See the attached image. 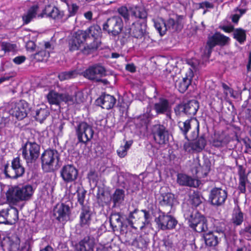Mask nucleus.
Here are the masks:
<instances>
[{
    "label": "nucleus",
    "mask_w": 251,
    "mask_h": 251,
    "mask_svg": "<svg viewBox=\"0 0 251 251\" xmlns=\"http://www.w3.org/2000/svg\"><path fill=\"white\" fill-rule=\"evenodd\" d=\"M196 122H197L196 130L192 132V135H191V138L192 140L196 139L197 138L199 137V128H200L199 123L197 120L196 121Z\"/></svg>",
    "instance_id": "nucleus-62"
},
{
    "label": "nucleus",
    "mask_w": 251,
    "mask_h": 251,
    "mask_svg": "<svg viewBox=\"0 0 251 251\" xmlns=\"http://www.w3.org/2000/svg\"><path fill=\"white\" fill-rule=\"evenodd\" d=\"M50 56L49 50L41 49L33 55V58L37 61L46 60Z\"/></svg>",
    "instance_id": "nucleus-44"
},
{
    "label": "nucleus",
    "mask_w": 251,
    "mask_h": 251,
    "mask_svg": "<svg viewBox=\"0 0 251 251\" xmlns=\"http://www.w3.org/2000/svg\"><path fill=\"white\" fill-rule=\"evenodd\" d=\"M243 213L239 210L236 212L233 217V222L237 226L240 225L243 221Z\"/></svg>",
    "instance_id": "nucleus-52"
},
{
    "label": "nucleus",
    "mask_w": 251,
    "mask_h": 251,
    "mask_svg": "<svg viewBox=\"0 0 251 251\" xmlns=\"http://www.w3.org/2000/svg\"><path fill=\"white\" fill-rule=\"evenodd\" d=\"M183 215L189 226L196 232L205 233L208 231L207 219L193 207L187 206L183 211Z\"/></svg>",
    "instance_id": "nucleus-2"
},
{
    "label": "nucleus",
    "mask_w": 251,
    "mask_h": 251,
    "mask_svg": "<svg viewBox=\"0 0 251 251\" xmlns=\"http://www.w3.org/2000/svg\"><path fill=\"white\" fill-rule=\"evenodd\" d=\"M122 217L119 213H112L109 218V223L113 231L121 230L124 228L125 223H123L121 219Z\"/></svg>",
    "instance_id": "nucleus-27"
},
{
    "label": "nucleus",
    "mask_w": 251,
    "mask_h": 251,
    "mask_svg": "<svg viewBox=\"0 0 251 251\" xmlns=\"http://www.w3.org/2000/svg\"><path fill=\"white\" fill-rule=\"evenodd\" d=\"M7 214V208L3 209L0 211V224H8Z\"/></svg>",
    "instance_id": "nucleus-55"
},
{
    "label": "nucleus",
    "mask_w": 251,
    "mask_h": 251,
    "mask_svg": "<svg viewBox=\"0 0 251 251\" xmlns=\"http://www.w3.org/2000/svg\"><path fill=\"white\" fill-rule=\"evenodd\" d=\"M3 242L5 243L3 247L7 246L8 251H18L20 249V239L16 235L4 237Z\"/></svg>",
    "instance_id": "nucleus-25"
},
{
    "label": "nucleus",
    "mask_w": 251,
    "mask_h": 251,
    "mask_svg": "<svg viewBox=\"0 0 251 251\" xmlns=\"http://www.w3.org/2000/svg\"><path fill=\"white\" fill-rule=\"evenodd\" d=\"M246 30L242 28H234L232 36L234 39L240 44H243L246 41Z\"/></svg>",
    "instance_id": "nucleus-38"
},
{
    "label": "nucleus",
    "mask_w": 251,
    "mask_h": 251,
    "mask_svg": "<svg viewBox=\"0 0 251 251\" xmlns=\"http://www.w3.org/2000/svg\"><path fill=\"white\" fill-rule=\"evenodd\" d=\"M147 23L146 21L136 22L132 24L128 27L126 28V35L133 38L141 39L148 38V33L146 31Z\"/></svg>",
    "instance_id": "nucleus-12"
},
{
    "label": "nucleus",
    "mask_w": 251,
    "mask_h": 251,
    "mask_svg": "<svg viewBox=\"0 0 251 251\" xmlns=\"http://www.w3.org/2000/svg\"><path fill=\"white\" fill-rule=\"evenodd\" d=\"M219 28L224 30L226 32L233 33V31L235 28L234 27V26L233 25H232L231 24H229L228 25H220L219 26Z\"/></svg>",
    "instance_id": "nucleus-59"
},
{
    "label": "nucleus",
    "mask_w": 251,
    "mask_h": 251,
    "mask_svg": "<svg viewBox=\"0 0 251 251\" xmlns=\"http://www.w3.org/2000/svg\"><path fill=\"white\" fill-rule=\"evenodd\" d=\"M130 217L136 218L138 219L137 221L138 222L139 227L141 229L150 225L152 219L149 210L147 209L139 210L137 208L131 211Z\"/></svg>",
    "instance_id": "nucleus-16"
},
{
    "label": "nucleus",
    "mask_w": 251,
    "mask_h": 251,
    "mask_svg": "<svg viewBox=\"0 0 251 251\" xmlns=\"http://www.w3.org/2000/svg\"><path fill=\"white\" fill-rule=\"evenodd\" d=\"M118 155L120 157H124L127 154V150L125 147L121 146L119 149L117 151Z\"/></svg>",
    "instance_id": "nucleus-64"
},
{
    "label": "nucleus",
    "mask_w": 251,
    "mask_h": 251,
    "mask_svg": "<svg viewBox=\"0 0 251 251\" xmlns=\"http://www.w3.org/2000/svg\"><path fill=\"white\" fill-rule=\"evenodd\" d=\"M129 11L132 17L142 19L143 21H146L147 13L143 7L140 6L131 7L129 8Z\"/></svg>",
    "instance_id": "nucleus-33"
},
{
    "label": "nucleus",
    "mask_w": 251,
    "mask_h": 251,
    "mask_svg": "<svg viewBox=\"0 0 251 251\" xmlns=\"http://www.w3.org/2000/svg\"><path fill=\"white\" fill-rule=\"evenodd\" d=\"M77 202L81 206L85 205L86 202H85V198L86 194V191L83 189H79L77 191Z\"/></svg>",
    "instance_id": "nucleus-50"
},
{
    "label": "nucleus",
    "mask_w": 251,
    "mask_h": 251,
    "mask_svg": "<svg viewBox=\"0 0 251 251\" xmlns=\"http://www.w3.org/2000/svg\"><path fill=\"white\" fill-rule=\"evenodd\" d=\"M22 156L27 163L35 162L40 155V146L35 142L27 141L22 147Z\"/></svg>",
    "instance_id": "nucleus-9"
},
{
    "label": "nucleus",
    "mask_w": 251,
    "mask_h": 251,
    "mask_svg": "<svg viewBox=\"0 0 251 251\" xmlns=\"http://www.w3.org/2000/svg\"><path fill=\"white\" fill-rule=\"evenodd\" d=\"M227 197V192L226 190L214 187L210 192L209 201L213 206H220L225 203Z\"/></svg>",
    "instance_id": "nucleus-13"
},
{
    "label": "nucleus",
    "mask_w": 251,
    "mask_h": 251,
    "mask_svg": "<svg viewBox=\"0 0 251 251\" xmlns=\"http://www.w3.org/2000/svg\"><path fill=\"white\" fill-rule=\"evenodd\" d=\"M191 121V120H187L184 122H179L178 123V126L180 128V130L183 133V134L185 136V138L187 139L189 141V139H188V136L187 135V134L188 132V131L191 128V125L190 122Z\"/></svg>",
    "instance_id": "nucleus-45"
},
{
    "label": "nucleus",
    "mask_w": 251,
    "mask_h": 251,
    "mask_svg": "<svg viewBox=\"0 0 251 251\" xmlns=\"http://www.w3.org/2000/svg\"><path fill=\"white\" fill-rule=\"evenodd\" d=\"M166 26L167 27V30H170L172 32L180 31L182 28V25L178 17L176 20L169 18L166 22Z\"/></svg>",
    "instance_id": "nucleus-32"
},
{
    "label": "nucleus",
    "mask_w": 251,
    "mask_h": 251,
    "mask_svg": "<svg viewBox=\"0 0 251 251\" xmlns=\"http://www.w3.org/2000/svg\"><path fill=\"white\" fill-rule=\"evenodd\" d=\"M43 12V14L47 15L48 17L54 19H61L64 15L63 11H60L57 7H52L50 5L46 6Z\"/></svg>",
    "instance_id": "nucleus-29"
},
{
    "label": "nucleus",
    "mask_w": 251,
    "mask_h": 251,
    "mask_svg": "<svg viewBox=\"0 0 251 251\" xmlns=\"http://www.w3.org/2000/svg\"><path fill=\"white\" fill-rule=\"evenodd\" d=\"M116 102V98L112 95L104 93L95 101L96 104L103 109L109 110L112 108Z\"/></svg>",
    "instance_id": "nucleus-22"
},
{
    "label": "nucleus",
    "mask_w": 251,
    "mask_h": 251,
    "mask_svg": "<svg viewBox=\"0 0 251 251\" xmlns=\"http://www.w3.org/2000/svg\"><path fill=\"white\" fill-rule=\"evenodd\" d=\"M42 167L46 172H51L58 169L59 154L55 150H45L41 156Z\"/></svg>",
    "instance_id": "nucleus-6"
},
{
    "label": "nucleus",
    "mask_w": 251,
    "mask_h": 251,
    "mask_svg": "<svg viewBox=\"0 0 251 251\" xmlns=\"http://www.w3.org/2000/svg\"><path fill=\"white\" fill-rule=\"evenodd\" d=\"M199 108V102L195 100H192L177 104L174 108V111L175 114L178 117L185 114L192 117L196 114Z\"/></svg>",
    "instance_id": "nucleus-11"
},
{
    "label": "nucleus",
    "mask_w": 251,
    "mask_h": 251,
    "mask_svg": "<svg viewBox=\"0 0 251 251\" xmlns=\"http://www.w3.org/2000/svg\"><path fill=\"white\" fill-rule=\"evenodd\" d=\"M193 142H185L183 145V150L188 152H190L192 151H193Z\"/></svg>",
    "instance_id": "nucleus-61"
},
{
    "label": "nucleus",
    "mask_w": 251,
    "mask_h": 251,
    "mask_svg": "<svg viewBox=\"0 0 251 251\" xmlns=\"http://www.w3.org/2000/svg\"><path fill=\"white\" fill-rule=\"evenodd\" d=\"M71 214L69 204L64 203L57 204L53 209V215L55 219L61 223L68 221Z\"/></svg>",
    "instance_id": "nucleus-17"
},
{
    "label": "nucleus",
    "mask_w": 251,
    "mask_h": 251,
    "mask_svg": "<svg viewBox=\"0 0 251 251\" xmlns=\"http://www.w3.org/2000/svg\"><path fill=\"white\" fill-rule=\"evenodd\" d=\"M78 142L86 145L93 137L94 131L93 127L84 121L73 122Z\"/></svg>",
    "instance_id": "nucleus-5"
},
{
    "label": "nucleus",
    "mask_w": 251,
    "mask_h": 251,
    "mask_svg": "<svg viewBox=\"0 0 251 251\" xmlns=\"http://www.w3.org/2000/svg\"><path fill=\"white\" fill-rule=\"evenodd\" d=\"M193 142V151L196 152H200L203 150L206 146L207 141L204 134H202L197 138Z\"/></svg>",
    "instance_id": "nucleus-34"
},
{
    "label": "nucleus",
    "mask_w": 251,
    "mask_h": 251,
    "mask_svg": "<svg viewBox=\"0 0 251 251\" xmlns=\"http://www.w3.org/2000/svg\"><path fill=\"white\" fill-rule=\"evenodd\" d=\"M123 28V22L119 16L108 18L102 25V30L112 37H116L121 32Z\"/></svg>",
    "instance_id": "nucleus-8"
},
{
    "label": "nucleus",
    "mask_w": 251,
    "mask_h": 251,
    "mask_svg": "<svg viewBox=\"0 0 251 251\" xmlns=\"http://www.w3.org/2000/svg\"><path fill=\"white\" fill-rule=\"evenodd\" d=\"M95 244V238L87 235L75 244V249L76 251H94Z\"/></svg>",
    "instance_id": "nucleus-21"
},
{
    "label": "nucleus",
    "mask_w": 251,
    "mask_h": 251,
    "mask_svg": "<svg viewBox=\"0 0 251 251\" xmlns=\"http://www.w3.org/2000/svg\"><path fill=\"white\" fill-rule=\"evenodd\" d=\"M229 40L230 38L228 37L220 32H216L208 40L213 47H215L216 45L225 46L229 42Z\"/></svg>",
    "instance_id": "nucleus-26"
},
{
    "label": "nucleus",
    "mask_w": 251,
    "mask_h": 251,
    "mask_svg": "<svg viewBox=\"0 0 251 251\" xmlns=\"http://www.w3.org/2000/svg\"><path fill=\"white\" fill-rule=\"evenodd\" d=\"M203 238L206 246L215 247L219 242L220 239L218 235L215 234L213 231H209L203 234Z\"/></svg>",
    "instance_id": "nucleus-30"
},
{
    "label": "nucleus",
    "mask_w": 251,
    "mask_h": 251,
    "mask_svg": "<svg viewBox=\"0 0 251 251\" xmlns=\"http://www.w3.org/2000/svg\"><path fill=\"white\" fill-rule=\"evenodd\" d=\"M131 214V212H130L128 217L126 218L125 220L123 221V223H125L126 225H125L124 228H126L128 226H130L133 228H137L134 227L133 226V223L132 221V219H136V218H131L130 217V215Z\"/></svg>",
    "instance_id": "nucleus-58"
},
{
    "label": "nucleus",
    "mask_w": 251,
    "mask_h": 251,
    "mask_svg": "<svg viewBox=\"0 0 251 251\" xmlns=\"http://www.w3.org/2000/svg\"><path fill=\"white\" fill-rule=\"evenodd\" d=\"M78 173L77 169L71 164L63 166L60 171V176L65 183L75 181L77 178Z\"/></svg>",
    "instance_id": "nucleus-18"
},
{
    "label": "nucleus",
    "mask_w": 251,
    "mask_h": 251,
    "mask_svg": "<svg viewBox=\"0 0 251 251\" xmlns=\"http://www.w3.org/2000/svg\"><path fill=\"white\" fill-rule=\"evenodd\" d=\"M199 8H209L212 9L214 7V4L212 3L209 2L208 1H203L199 3Z\"/></svg>",
    "instance_id": "nucleus-60"
},
{
    "label": "nucleus",
    "mask_w": 251,
    "mask_h": 251,
    "mask_svg": "<svg viewBox=\"0 0 251 251\" xmlns=\"http://www.w3.org/2000/svg\"><path fill=\"white\" fill-rule=\"evenodd\" d=\"M69 11V17L75 16L79 9V6L75 3H70L67 0H65Z\"/></svg>",
    "instance_id": "nucleus-47"
},
{
    "label": "nucleus",
    "mask_w": 251,
    "mask_h": 251,
    "mask_svg": "<svg viewBox=\"0 0 251 251\" xmlns=\"http://www.w3.org/2000/svg\"><path fill=\"white\" fill-rule=\"evenodd\" d=\"M163 245L165 246L168 250L171 249L173 247V241L169 236L165 237L163 240Z\"/></svg>",
    "instance_id": "nucleus-57"
},
{
    "label": "nucleus",
    "mask_w": 251,
    "mask_h": 251,
    "mask_svg": "<svg viewBox=\"0 0 251 251\" xmlns=\"http://www.w3.org/2000/svg\"><path fill=\"white\" fill-rule=\"evenodd\" d=\"M223 141L220 138H215L213 139L212 145L216 148H220L223 146Z\"/></svg>",
    "instance_id": "nucleus-63"
},
{
    "label": "nucleus",
    "mask_w": 251,
    "mask_h": 251,
    "mask_svg": "<svg viewBox=\"0 0 251 251\" xmlns=\"http://www.w3.org/2000/svg\"><path fill=\"white\" fill-rule=\"evenodd\" d=\"M1 50H4L5 52H10L15 50L16 45L10 43L3 42L1 44Z\"/></svg>",
    "instance_id": "nucleus-53"
},
{
    "label": "nucleus",
    "mask_w": 251,
    "mask_h": 251,
    "mask_svg": "<svg viewBox=\"0 0 251 251\" xmlns=\"http://www.w3.org/2000/svg\"><path fill=\"white\" fill-rule=\"evenodd\" d=\"M5 178L11 179H16L22 177L25 173V168L21 163L19 157L14 158L11 161V165L10 167L7 162L3 166L2 171Z\"/></svg>",
    "instance_id": "nucleus-7"
},
{
    "label": "nucleus",
    "mask_w": 251,
    "mask_h": 251,
    "mask_svg": "<svg viewBox=\"0 0 251 251\" xmlns=\"http://www.w3.org/2000/svg\"><path fill=\"white\" fill-rule=\"evenodd\" d=\"M84 35L81 34L80 30L77 31L69 40V47L70 51L76 50L79 49L81 46H85Z\"/></svg>",
    "instance_id": "nucleus-23"
},
{
    "label": "nucleus",
    "mask_w": 251,
    "mask_h": 251,
    "mask_svg": "<svg viewBox=\"0 0 251 251\" xmlns=\"http://www.w3.org/2000/svg\"><path fill=\"white\" fill-rule=\"evenodd\" d=\"M158 227L162 230H171L176 228L178 222L173 216L159 208L158 216L154 219Z\"/></svg>",
    "instance_id": "nucleus-10"
},
{
    "label": "nucleus",
    "mask_w": 251,
    "mask_h": 251,
    "mask_svg": "<svg viewBox=\"0 0 251 251\" xmlns=\"http://www.w3.org/2000/svg\"><path fill=\"white\" fill-rule=\"evenodd\" d=\"M38 9L39 6L37 4L33 5L28 9L27 13L22 16L24 24H28L36 17Z\"/></svg>",
    "instance_id": "nucleus-36"
},
{
    "label": "nucleus",
    "mask_w": 251,
    "mask_h": 251,
    "mask_svg": "<svg viewBox=\"0 0 251 251\" xmlns=\"http://www.w3.org/2000/svg\"><path fill=\"white\" fill-rule=\"evenodd\" d=\"M79 226L84 228L89 227L92 220V215H80Z\"/></svg>",
    "instance_id": "nucleus-43"
},
{
    "label": "nucleus",
    "mask_w": 251,
    "mask_h": 251,
    "mask_svg": "<svg viewBox=\"0 0 251 251\" xmlns=\"http://www.w3.org/2000/svg\"><path fill=\"white\" fill-rule=\"evenodd\" d=\"M76 75L75 71H71L68 72H63L58 75V78L61 81L69 79L74 78Z\"/></svg>",
    "instance_id": "nucleus-46"
},
{
    "label": "nucleus",
    "mask_w": 251,
    "mask_h": 251,
    "mask_svg": "<svg viewBox=\"0 0 251 251\" xmlns=\"http://www.w3.org/2000/svg\"><path fill=\"white\" fill-rule=\"evenodd\" d=\"M190 203L194 207H197L202 204L204 198L199 192L194 191L189 196Z\"/></svg>",
    "instance_id": "nucleus-41"
},
{
    "label": "nucleus",
    "mask_w": 251,
    "mask_h": 251,
    "mask_svg": "<svg viewBox=\"0 0 251 251\" xmlns=\"http://www.w3.org/2000/svg\"><path fill=\"white\" fill-rule=\"evenodd\" d=\"M189 74L188 75H187L186 76L183 78L182 80L178 83V89L181 93L185 92L191 83L193 72L191 70L189 71Z\"/></svg>",
    "instance_id": "nucleus-37"
},
{
    "label": "nucleus",
    "mask_w": 251,
    "mask_h": 251,
    "mask_svg": "<svg viewBox=\"0 0 251 251\" xmlns=\"http://www.w3.org/2000/svg\"><path fill=\"white\" fill-rule=\"evenodd\" d=\"M34 190L30 184L20 185L9 188L6 196L7 201L11 204L16 205L20 201L30 200Z\"/></svg>",
    "instance_id": "nucleus-1"
},
{
    "label": "nucleus",
    "mask_w": 251,
    "mask_h": 251,
    "mask_svg": "<svg viewBox=\"0 0 251 251\" xmlns=\"http://www.w3.org/2000/svg\"><path fill=\"white\" fill-rule=\"evenodd\" d=\"M84 35L86 46L84 50H88L90 51L97 50L101 43L100 39L102 36L101 28L98 25H93L86 30H80Z\"/></svg>",
    "instance_id": "nucleus-3"
},
{
    "label": "nucleus",
    "mask_w": 251,
    "mask_h": 251,
    "mask_svg": "<svg viewBox=\"0 0 251 251\" xmlns=\"http://www.w3.org/2000/svg\"><path fill=\"white\" fill-rule=\"evenodd\" d=\"M154 26L161 36L166 34L167 27L166 26V21L163 19L158 18L154 20Z\"/></svg>",
    "instance_id": "nucleus-39"
},
{
    "label": "nucleus",
    "mask_w": 251,
    "mask_h": 251,
    "mask_svg": "<svg viewBox=\"0 0 251 251\" xmlns=\"http://www.w3.org/2000/svg\"><path fill=\"white\" fill-rule=\"evenodd\" d=\"M150 242V240L147 235L140 236L138 240V246L141 249H147Z\"/></svg>",
    "instance_id": "nucleus-48"
},
{
    "label": "nucleus",
    "mask_w": 251,
    "mask_h": 251,
    "mask_svg": "<svg viewBox=\"0 0 251 251\" xmlns=\"http://www.w3.org/2000/svg\"><path fill=\"white\" fill-rule=\"evenodd\" d=\"M238 174L239 176L238 190L240 191V193L244 194L246 192V187L245 186V179L247 175L245 174V169L242 165H239L238 167Z\"/></svg>",
    "instance_id": "nucleus-35"
},
{
    "label": "nucleus",
    "mask_w": 251,
    "mask_h": 251,
    "mask_svg": "<svg viewBox=\"0 0 251 251\" xmlns=\"http://www.w3.org/2000/svg\"><path fill=\"white\" fill-rule=\"evenodd\" d=\"M50 115V112L47 108H40L36 111L35 118L36 121L42 123Z\"/></svg>",
    "instance_id": "nucleus-42"
},
{
    "label": "nucleus",
    "mask_w": 251,
    "mask_h": 251,
    "mask_svg": "<svg viewBox=\"0 0 251 251\" xmlns=\"http://www.w3.org/2000/svg\"><path fill=\"white\" fill-rule=\"evenodd\" d=\"M98 75L100 77L106 75L105 69L98 64L90 67L83 72V76L91 80L96 81Z\"/></svg>",
    "instance_id": "nucleus-20"
},
{
    "label": "nucleus",
    "mask_w": 251,
    "mask_h": 251,
    "mask_svg": "<svg viewBox=\"0 0 251 251\" xmlns=\"http://www.w3.org/2000/svg\"><path fill=\"white\" fill-rule=\"evenodd\" d=\"M118 13L123 17L125 22L128 21L129 19V9L125 6H122L118 8Z\"/></svg>",
    "instance_id": "nucleus-49"
},
{
    "label": "nucleus",
    "mask_w": 251,
    "mask_h": 251,
    "mask_svg": "<svg viewBox=\"0 0 251 251\" xmlns=\"http://www.w3.org/2000/svg\"><path fill=\"white\" fill-rule=\"evenodd\" d=\"M7 215V219L9 225L15 224L18 220V211L15 207L8 208Z\"/></svg>",
    "instance_id": "nucleus-40"
},
{
    "label": "nucleus",
    "mask_w": 251,
    "mask_h": 251,
    "mask_svg": "<svg viewBox=\"0 0 251 251\" xmlns=\"http://www.w3.org/2000/svg\"><path fill=\"white\" fill-rule=\"evenodd\" d=\"M125 197V194L124 190L121 189H116L111 197V200L113 203L112 207H119L124 201Z\"/></svg>",
    "instance_id": "nucleus-31"
},
{
    "label": "nucleus",
    "mask_w": 251,
    "mask_h": 251,
    "mask_svg": "<svg viewBox=\"0 0 251 251\" xmlns=\"http://www.w3.org/2000/svg\"><path fill=\"white\" fill-rule=\"evenodd\" d=\"M152 132L154 140L159 145H165L168 143L170 133L164 125L161 124L154 125Z\"/></svg>",
    "instance_id": "nucleus-15"
},
{
    "label": "nucleus",
    "mask_w": 251,
    "mask_h": 251,
    "mask_svg": "<svg viewBox=\"0 0 251 251\" xmlns=\"http://www.w3.org/2000/svg\"><path fill=\"white\" fill-rule=\"evenodd\" d=\"M80 215H92L91 207L87 201L85 205L81 206Z\"/></svg>",
    "instance_id": "nucleus-54"
},
{
    "label": "nucleus",
    "mask_w": 251,
    "mask_h": 251,
    "mask_svg": "<svg viewBox=\"0 0 251 251\" xmlns=\"http://www.w3.org/2000/svg\"><path fill=\"white\" fill-rule=\"evenodd\" d=\"M177 183L183 186H188L190 187H195L196 180L191 176L183 173H178L177 175Z\"/></svg>",
    "instance_id": "nucleus-28"
},
{
    "label": "nucleus",
    "mask_w": 251,
    "mask_h": 251,
    "mask_svg": "<svg viewBox=\"0 0 251 251\" xmlns=\"http://www.w3.org/2000/svg\"><path fill=\"white\" fill-rule=\"evenodd\" d=\"M97 199L99 203L105 201V190L103 187H97Z\"/></svg>",
    "instance_id": "nucleus-51"
},
{
    "label": "nucleus",
    "mask_w": 251,
    "mask_h": 251,
    "mask_svg": "<svg viewBox=\"0 0 251 251\" xmlns=\"http://www.w3.org/2000/svg\"><path fill=\"white\" fill-rule=\"evenodd\" d=\"M153 109L156 115L164 114L171 111V106L169 100L164 98H159L158 100L154 103Z\"/></svg>",
    "instance_id": "nucleus-24"
},
{
    "label": "nucleus",
    "mask_w": 251,
    "mask_h": 251,
    "mask_svg": "<svg viewBox=\"0 0 251 251\" xmlns=\"http://www.w3.org/2000/svg\"><path fill=\"white\" fill-rule=\"evenodd\" d=\"M175 196L171 193H161L158 198L159 205L161 210L165 211L167 214H170L175 202Z\"/></svg>",
    "instance_id": "nucleus-19"
},
{
    "label": "nucleus",
    "mask_w": 251,
    "mask_h": 251,
    "mask_svg": "<svg viewBox=\"0 0 251 251\" xmlns=\"http://www.w3.org/2000/svg\"><path fill=\"white\" fill-rule=\"evenodd\" d=\"M215 234H219V238H221L223 237H225V227L224 224H221L220 227H217L215 231H213Z\"/></svg>",
    "instance_id": "nucleus-56"
},
{
    "label": "nucleus",
    "mask_w": 251,
    "mask_h": 251,
    "mask_svg": "<svg viewBox=\"0 0 251 251\" xmlns=\"http://www.w3.org/2000/svg\"><path fill=\"white\" fill-rule=\"evenodd\" d=\"M29 111L28 103L24 100L12 104L9 113L18 120H22L27 116Z\"/></svg>",
    "instance_id": "nucleus-14"
},
{
    "label": "nucleus",
    "mask_w": 251,
    "mask_h": 251,
    "mask_svg": "<svg viewBox=\"0 0 251 251\" xmlns=\"http://www.w3.org/2000/svg\"><path fill=\"white\" fill-rule=\"evenodd\" d=\"M49 102L51 104L59 105L61 102H64L69 105L75 103H79L82 101V94L77 91L75 92V96L68 94H59L54 91H50L47 95Z\"/></svg>",
    "instance_id": "nucleus-4"
}]
</instances>
